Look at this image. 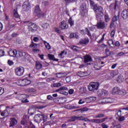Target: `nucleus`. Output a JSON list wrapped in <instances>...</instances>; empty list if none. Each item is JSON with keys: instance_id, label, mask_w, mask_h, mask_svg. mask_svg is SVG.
Returning a JSON list of instances; mask_svg holds the SVG:
<instances>
[{"instance_id": "f257e3e1", "label": "nucleus", "mask_w": 128, "mask_h": 128, "mask_svg": "<svg viewBox=\"0 0 128 128\" xmlns=\"http://www.w3.org/2000/svg\"><path fill=\"white\" fill-rule=\"evenodd\" d=\"M90 2L91 8H93L94 10L96 12L97 20H100L102 18V16L104 14H102V6H100L98 4H95L94 2L92 1V0H90Z\"/></svg>"}, {"instance_id": "f03ea898", "label": "nucleus", "mask_w": 128, "mask_h": 128, "mask_svg": "<svg viewBox=\"0 0 128 128\" xmlns=\"http://www.w3.org/2000/svg\"><path fill=\"white\" fill-rule=\"evenodd\" d=\"M100 86V83L98 82H90L88 86V90L90 92H96L98 90Z\"/></svg>"}, {"instance_id": "7ed1b4c3", "label": "nucleus", "mask_w": 128, "mask_h": 128, "mask_svg": "<svg viewBox=\"0 0 128 128\" xmlns=\"http://www.w3.org/2000/svg\"><path fill=\"white\" fill-rule=\"evenodd\" d=\"M31 83H32V81H30V80H28L27 78L20 79L16 82V84L18 86H28V84H30Z\"/></svg>"}, {"instance_id": "20e7f679", "label": "nucleus", "mask_w": 128, "mask_h": 128, "mask_svg": "<svg viewBox=\"0 0 128 128\" xmlns=\"http://www.w3.org/2000/svg\"><path fill=\"white\" fill-rule=\"evenodd\" d=\"M36 122H42V120H46V116L43 114H37L34 117Z\"/></svg>"}, {"instance_id": "39448f33", "label": "nucleus", "mask_w": 128, "mask_h": 128, "mask_svg": "<svg viewBox=\"0 0 128 128\" xmlns=\"http://www.w3.org/2000/svg\"><path fill=\"white\" fill-rule=\"evenodd\" d=\"M24 73V68L19 66L15 69V74L18 76H22Z\"/></svg>"}, {"instance_id": "423d86ee", "label": "nucleus", "mask_w": 128, "mask_h": 128, "mask_svg": "<svg viewBox=\"0 0 128 128\" xmlns=\"http://www.w3.org/2000/svg\"><path fill=\"white\" fill-rule=\"evenodd\" d=\"M80 14L82 16L88 14V10H86V4H83L80 6Z\"/></svg>"}, {"instance_id": "0eeeda50", "label": "nucleus", "mask_w": 128, "mask_h": 128, "mask_svg": "<svg viewBox=\"0 0 128 128\" xmlns=\"http://www.w3.org/2000/svg\"><path fill=\"white\" fill-rule=\"evenodd\" d=\"M28 30L32 32H35L36 30H38V26L36 24L32 22H30L28 25Z\"/></svg>"}, {"instance_id": "6e6552de", "label": "nucleus", "mask_w": 128, "mask_h": 128, "mask_svg": "<svg viewBox=\"0 0 128 128\" xmlns=\"http://www.w3.org/2000/svg\"><path fill=\"white\" fill-rule=\"evenodd\" d=\"M28 95L21 94L19 95L18 98L22 102H28Z\"/></svg>"}, {"instance_id": "1a4fd4ad", "label": "nucleus", "mask_w": 128, "mask_h": 128, "mask_svg": "<svg viewBox=\"0 0 128 128\" xmlns=\"http://www.w3.org/2000/svg\"><path fill=\"white\" fill-rule=\"evenodd\" d=\"M38 46H40V44H34L32 42V43L30 45V48H32V50L34 52H40V50L38 49Z\"/></svg>"}, {"instance_id": "9d476101", "label": "nucleus", "mask_w": 128, "mask_h": 128, "mask_svg": "<svg viewBox=\"0 0 128 128\" xmlns=\"http://www.w3.org/2000/svg\"><path fill=\"white\" fill-rule=\"evenodd\" d=\"M98 96L104 98V96H108V91L102 89L100 92L98 93Z\"/></svg>"}, {"instance_id": "9b49d317", "label": "nucleus", "mask_w": 128, "mask_h": 128, "mask_svg": "<svg viewBox=\"0 0 128 128\" xmlns=\"http://www.w3.org/2000/svg\"><path fill=\"white\" fill-rule=\"evenodd\" d=\"M22 8L24 12H28L30 10V4L28 2H24L23 6Z\"/></svg>"}, {"instance_id": "f8f14e48", "label": "nucleus", "mask_w": 128, "mask_h": 128, "mask_svg": "<svg viewBox=\"0 0 128 128\" xmlns=\"http://www.w3.org/2000/svg\"><path fill=\"white\" fill-rule=\"evenodd\" d=\"M87 104L90 103V102H96V97L95 96H89L88 98H84Z\"/></svg>"}, {"instance_id": "ddd939ff", "label": "nucleus", "mask_w": 128, "mask_h": 128, "mask_svg": "<svg viewBox=\"0 0 128 128\" xmlns=\"http://www.w3.org/2000/svg\"><path fill=\"white\" fill-rule=\"evenodd\" d=\"M106 120H108V118H104L102 119H92L90 120V122H95V124H100L102 122H106Z\"/></svg>"}, {"instance_id": "4468645a", "label": "nucleus", "mask_w": 128, "mask_h": 128, "mask_svg": "<svg viewBox=\"0 0 128 128\" xmlns=\"http://www.w3.org/2000/svg\"><path fill=\"white\" fill-rule=\"evenodd\" d=\"M84 62H85V64H86L87 62H92V56L89 54L84 56Z\"/></svg>"}, {"instance_id": "2eb2a0df", "label": "nucleus", "mask_w": 128, "mask_h": 128, "mask_svg": "<svg viewBox=\"0 0 128 128\" xmlns=\"http://www.w3.org/2000/svg\"><path fill=\"white\" fill-rule=\"evenodd\" d=\"M121 16L124 20H128V10H124Z\"/></svg>"}, {"instance_id": "dca6fc26", "label": "nucleus", "mask_w": 128, "mask_h": 128, "mask_svg": "<svg viewBox=\"0 0 128 128\" xmlns=\"http://www.w3.org/2000/svg\"><path fill=\"white\" fill-rule=\"evenodd\" d=\"M120 92V89L118 86L114 87V88L112 90V94H118Z\"/></svg>"}, {"instance_id": "f3484780", "label": "nucleus", "mask_w": 128, "mask_h": 128, "mask_svg": "<svg viewBox=\"0 0 128 128\" xmlns=\"http://www.w3.org/2000/svg\"><path fill=\"white\" fill-rule=\"evenodd\" d=\"M8 54L10 56H13V58L16 57V50H10L8 52Z\"/></svg>"}, {"instance_id": "a211bd4d", "label": "nucleus", "mask_w": 128, "mask_h": 128, "mask_svg": "<svg viewBox=\"0 0 128 128\" xmlns=\"http://www.w3.org/2000/svg\"><path fill=\"white\" fill-rule=\"evenodd\" d=\"M60 28L62 30H66V28H68V26H66V22L64 20H63L62 22H60Z\"/></svg>"}, {"instance_id": "6ab92c4d", "label": "nucleus", "mask_w": 128, "mask_h": 128, "mask_svg": "<svg viewBox=\"0 0 128 128\" xmlns=\"http://www.w3.org/2000/svg\"><path fill=\"white\" fill-rule=\"evenodd\" d=\"M10 126H16V124H18V121L16 120V119L15 118H10Z\"/></svg>"}, {"instance_id": "aec40b11", "label": "nucleus", "mask_w": 128, "mask_h": 128, "mask_svg": "<svg viewBox=\"0 0 128 128\" xmlns=\"http://www.w3.org/2000/svg\"><path fill=\"white\" fill-rule=\"evenodd\" d=\"M82 118L80 116H73L68 120V122H75V120H80Z\"/></svg>"}, {"instance_id": "412c9836", "label": "nucleus", "mask_w": 128, "mask_h": 128, "mask_svg": "<svg viewBox=\"0 0 128 128\" xmlns=\"http://www.w3.org/2000/svg\"><path fill=\"white\" fill-rule=\"evenodd\" d=\"M90 42V39L86 38L80 41V44H88Z\"/></svg>"}, {"instance_id": "4be33fe9", "label": "nucleus", "mask_w": 128, "mask_h": 128, "mask_svg": "<svg viewBox=\"0 0 128 128\" xmlns=\"http://www.w3.org/2000/svg\"><path fill=\"white\" fill-rule=\"evenodd\" d=\"M8 116V110H4L2 112L0 111V118H2L1 116Z\"/></svg>"}, {"instance_id": "5701e85b", "label": "nucleus", "mask_w": 128, "mask_h": 128, "mask_svg": "<svg viewBox=\"0 0 128 128\" xmlns=\"http://www.w3.org/2000/svg\"><path fill=\"white\" fill-rule=\"evenodd\" d=\"M48 58L51 60H54V62H58V59H56L54 58V55L51 54H48Z\"/></svg>"}, {"instance_id": "b1692460", "label": "nucleus", "mask_w": 128, "mask_h": 128, "mask_svg": "<svg viewBox=\"0 0 128 128\" xmlns=\"http://www.w3.org/2000/svg\"><path fill=\"white\" fill-rule=\"evenodd\" d=\"M26 54V53L22 52V51H16V58H22V56H24Z\"/></svg>"}, {"instance_id": "393cba45", "label": "nucleus", "mask_w": 128, "mask_h": 128, "mask_svg": "<svg viewBox=\"0 0 128 128\" xmlns=\"http://www.w3.org/2000/svg\"><path fill=\"white\" fill-rule=\"evenodd\" d=\"M106 26V25L104 24V22H98L97 24V27L98 28H104V27Z\"/></svg>"}, {"instance_id": "a878e982", "label": "nucleus", "mask_w": 128, "mask_h": 128, "mask_svg": "<svg viewBox=\"0 0 128 128\" xmlns=\"http://www.w3.org/2000/svg\"><path fill=\"white\" fill-rule=\"evenodd\" d=\"M77 75L78 76H80V77L87 76H88V73L86 72H78Z\"/></svg>"}, {"instance_id": "bb28decb", "label": "nucleus", "mask_w": 128, "mask_h": 128, "mask_svg": "<svg viewBox=\"0 0 128 128\" xmlns=\"http://www.w3.org/2000/svg\"><path fill=\"white\" fill-rule=\"evenodd\" d=\"M88 108L84 107L79 110H76L75 112H82H82H88Z\"/></svg>"}, {"instance_id": "cd10ccee", "label": "nucleus", "mask_w": 128, "mask_h": 128, "mask_svg": "<svg viewBox=\"0 0 128 128\" xmlns=\"http://www.w3.org/2000/svg\"><path fill=\"white\" fill-rule=\"evenodd\" d=\"M124 77L122 76H119L116 78V82L119 83H122V82H124Z\"/></svg>"}, {"instance_id": "c85d7f7f", "label": "nucleus", "mask_w": 128, "mask_h": 128, "mask_svg": "<svg viewBox=\"0 0 128 128\" xmlns=\"http://www.w3.org/2000/svg\"><path fill=\"white\" fill-rule=\"evenodd\" d=\"M66 52L63 50L60 52V53L58 54V56L60 58H64V56L66 55Z\"/></svg>"}, {"instance_id": "c756f323", "label": "nucleus", "mask_w": 128, "mask_h": 128, "mask_svg": "<svg viewBox=\"0 0 128 128\" xmlns=\"http://www.w3.org/2000/svg\"><path fill=\"white\" fill-rule=\"evenodd\" d=\"M43 122L45 126H53V124H55L54 121H49L48 122L44 121Z\"/></svg>"}, {"instance_id": "7c9ffc66", "label": "nucleus", "mask_w": 128, "mask_h": 128, "mask_svg": "<svg viewBox=\"0 0 128 128\" xmlns=\"http://www.w3.org/2000/svg\"><path fill=\"white\" fill-rule=\"evenodd\" d=\"M36 70H40V68H42V65L40 62H36Z\"/></svg>"}, {"instance_id": "2f4dec72", "label": "nucleus", "mask_w": 128, "mask_h": 128, "mask_svg": "<svg viewBox=\"0 0 128 128\" xmlns=\"http://www.w3.org/2000/svg\"><path fill=\"white\" fill-rule=\"evenodd\" d=\"M104 114H99L97 115H95L93 116L94 118H104Z\"/></svg>"}, {"instance_id": "473e14b6", "label": "nucleus", "mask_w": 128, "mask_h": 128, "mask_svg": "<svg viewBox=\"0 0 128 128\" xmlns=\"http://www.w3.org/2000/svg\"><path fill=\"white\" fill-rule=\"evenodd\" d=\"M68 22L69 24H70V26H72L74 24V20H72V17H70V18H69Z\"/></svg>"}, {"instance_id": "72a5a7b5", "label": "nucleus", "mask_w": 128, "mask_h": 128, "mask_svg": "<svg viewBox=\"0 0 128 128\" xmlns=\"http://www.w3.org/2000/svg\"><path fill=\"white\" fill-rule=\"evenodd\" d=\"M40 12V6H36L35 7V10L34 12V14L36 15V14H38V12Z\"/></svg>"}, {"instance_id": "f704fd0d", "label": "nucleus", "mask_w": 128, "mask_h": 128, "mask_svg": "<svg viewBox=\"0 0 128 128\" xmlns=\"http://www.w3.org/2000/svg\"><path fill=\"white\" fill-rule=\"evenodd\" d=\"M68 89L66 87L62 86L60 88L56 90V92H60V90H68Z\"/></svg>"}, {"instance_id": "c9c22d12", "label": "nucleus", "mask_w": 128, "mask_h": 128, "mask_svg": "<svg viewBox=\"0 0 128 128\" xmlns=\"http://www.w3.org/2000/svg\"><path fill=\"white\" fill-rule=\"evenodd\" d=\"M44 44H45V46L47 50H50L51 47L50 45V44H48L46 41V40H43Z\"/></svg>"}, {"instance_id": "e433bc0d", "label": "nucleus", "mask_w": 128, "mask_h": 128, "mask_svg": "<svg viewBox=\"0 0 128 128\" xmlns=\"http://www.w3.org/2000/svg\"><path fill=\"white\" fill-rule=\"evenodd\" d=\"M114 100L112 99L111 98H105V102L106 104H110L113 102Z\"/></svg>"}, {"instance_id": "4c0bfd02", "label": "nucleus", "mask_w": 128, "mask_h": 128, "mask_svg": "<svg viewBox=\"0 0 128 128\" xmlns=\"http://www.w3.org/2000/svg\"><path fill=\"white\" fill-rule=\"evenodd\" d=\"M35 16H38V18H44V14L40 12L36 14H35Z\"/></svg>"}, {"instance_id": "58836bf2", "label": "nucleus", "mask_w": 128, "mask_h": 128, "mask_svg": "<svg viewBox=\"0 0 128 128\" xmlns=\"http://www.w3.org/2000/svg\"><path fill=\"white\" fill-rule=\"evenodd\" d=\"M14 16L16 18H20V15H18V11L16 9L14 10Z\"/></svg>"}, {"instance_id": "ea45409f", "label": "nucleus", "mask_w": 128, "mask_h": 128, "mask_svg": "<svg viewBox=\"0 0 128 128\" xmlns=\"http://www.w3.org/2000/svg\"><path fill=\"white\" fill-rule=\"evenodd\" d=\"M108 44L110 46H111V48H114V41L112 40H110L108 41Z\"/></svg>"}, {"instance_id": "a19ab883", "label": "nucleus", "mask_w": 128, "mask_h": 128, "mask_svg": "<svg viewBox=\"0 0 128 128\" xmlns=\"http://www.w3.org/2000/svg\"><path fill=\"white\" fill-rule=\"evenodd\" d=\"M57 78H64V76H66V74L64 73H58L56 74Z\"/></svg>"}, {"instance_id": "79ce46f5", "label": "nucleus", "mask_w": 128, "mask_h": 128, "mask_svg": "<svg viewBox=\"0 0 128 128\" xmlns=\"http://www.w3.org/2000/svg\"><path fill=\"white\" fill-rule=\"evenodd\" d=\"M86 100H84V98H80L79 99V101L78 102V104H84L86 102Z\"/></svg>"}, {"instance_id": "37998d69", "label": "nucleus", "mask_w": 128, "mask_h": 128, "mask_svg": "<svg viewBox=\"0 0 128 128\" xmlns=\"http://www.w3.org/2000/svg\"><path fill=\"white\" fill-rule=\"evenodd\" d=\"M113 5L114 10H118V1H116L115 3L113 4Z\"/></svg>"}, {"instance_id": "c03bdc74", "label": "nucleus", "mask_w": 128, "mask_h": 128, "mask_svg": "<svg viewBox=\"0 0 128 128\" xmlns=\"http://www.w3.org/2000/svg\"><path fill=\"white\" fill-rule=\"evenodd\" d=\"M52 86L54 88H60V86H62V84L60 82L54 83Z\"/></svg>"}, {"instance_id": "a18cd8bd", "label": "nucleus", "mask_w": 128, "mask_h": 128, "mask_svg": "<svg viewBox=\"0 0 128 128\" xmlns=\"http://www.w3.org/2000/svg\"><path fill=\"white\" fill-rule=\"evenodd\" d=\"M70 38H78V36L76 35V33H72L70 34Z\"/></svg>"}, {"instance_id": "49530a36", "label": "nucleus", "mask_w": 128, "mask_h": 128, "mask_svg": "<svg viewBox=\"0 0 128 128\" xmlns=\"http://www.w3.org/2000/svg\"><path fill=\"white\" fill-rule=\"evenodd\" d=\"M30 94H36V90L34 88H31L28 90Z\"/></svg>"}, {"instance_id": "de8ad7c7", "label": "nucleus", "mask_w": 128, "mask_h": 128, "mask_svg": "<svg viewBox=\"0 0 128 128\" xmlns=\"http://www.w3.org/2000/svg\"><path fill=\"white\" fill-rule=\"evenodd\" d=\"M98 104H106L105 98L100 100L98 102Z\"/></svg>"}, {"instance_id": "09e8293b", "label": "nucleus", "mask_w": 128, "mask_h": 128, "mask_svg": "<svg viewBox=\"0 0 128 128\" xmlns=\"http://www.w3.org/2000/svg\"><path fill=\"white\" fill-rule=\"evenodd\" d=\"M104 18H105V20L106 22H110V17L108 16V14H106L104 16Z\"/></svg>"}, {"instance_id": "8fccbe9b", "label": "nucleus", "mask_w": 128, "mask_h": 128, "mask_svg": "<svg viewBox=\"0 0 128 128\" xmlns=\"http://www.w3.org/2000/svg\"><path fill=\"white\" fill-rule=\"evenodd\" d=\"M42 28H44V30H46V28H48V24H42Z\"/></svg>"}, {"instance_id": "3c124183", "label": "nucleus", "mask_w": 128, "mask_h": 128, "mask_svg": "<svg viewBox=\"0 0 128 128\" xmlns=\"http://www.w3.org/2000/svg\"><path fill=\"white\" fill-rule=\"evenodd\" d=\"M116 114L118 117L120 116H122V110H116Z\"/></svg>"}, {"instance_id": "603ef678", "label": "nucleus", "mask_w": 128, "mask_h": 128, "mask_svg": "<svg viewBox=\"0 0 128 128\" xmlns=\"http://www.w3.org/2000/svg\"><path fill=\"white\" fill-rule=\"evenodd\" d=\"M28 112V114H30L32 116L34 114V109L32 108L29 109Z\"/></svg>"}, {"instance_id": "864d4df0", "label": "nucleus", "mask_w": 128, "mask_h": 128, "mask_svg": "<svg viewBox=\"0 0 128 128\" xmlns=\"http://www.w3.org/2000/svg\"><path fill=\"white\" fill-rule=\"evenodd\" d=\"M65 2H66V4H70V2H74L76 0H64Z\"/></svg>"}, {"instance_id": "5fc2aeb1", "label": "nucleus", "mask_w": 128, "mask_h": 128, "mask_svg": "<svg viewBox=\"0 0 128 128\" xmlns=\"http://www.w3.org/2000/svg\"><path fill=\"white\" fill-rule=\"evenodd\" d=\"M114 34H116V30H113L110 33L111 38H114Z\"/></svg>"}, {"instance_id": "6e6d98bb", "label": "nucleus", "mask_w": 128, "mask_h": 128, "mask_svg": "<svg viewBox=\"0 0 128 128\" xmlns=\"http://www.w3.org/2000/svg\"><path fill=\"white\" fill-rule=\"evenodd\" d=\"M126 118H124V116H120L118 118L119 122H124V120Z\"/></svg>"}, {"instance_id": "4d7b16f0", "label": "nucleus", "mask_w": 128, "mask_h": 128, "mask_svg": "<svg viewBox=\"0 0 128 128\" xmlns=\"http://www.w3.org/2000/svg\"><path fill=\"white\" fill-rule=\"evenodd\" d=\"M4 92V89L0 87V96H2Z\"/></svg>"}, {"instance_id": "13d9d810", "label": "nucleus", "mask_w": 128, "mask_h": 128, "mask_svg": "<svg viewBox=\"0 0 128 128\" xmlns=\"http://www.w3.org/2000/svg\"><path fill=\"white\" fill-rule=\"evenodd\" d=\"M86 32H87L88 36H92V34H90V30H88V29L86 28Z\"/></svg>"}, {"instance_id": "bf43d9fd", "label": "nucleus", "mask_w": 128, "mask_h": 128, "mask_svg": "<svg viewBox=\"0 0 128 128\" xmlns=\"http://www.w3.org/2000/svg\"><path fill=\"white\" fill-rule=\"evenodd\" d=\"M104 34L102 35V36L100 40L98 42V44H100L102 42H104Z\"/></svg>"}, {"instance_id": "052dcab7", "label": "nucleus", "mask_w": 128, "mask_h": 128, "mask_svg": "<svg viewBox=\"0 0 128 128\" xmlns=\"http://www.w3.org/2000/svg\"><path fill=\"white\" fill-rule=\"evenodd\" d=\"M80 120H83L84 122H91L90 120H88V118H84L81 119Z\"/></svg>"}, {"instance_id": "680f3d73", "label": "nucleus", "mask_w": 128, "mask_h": 128, "mask_svg": "<svg viewBox=\"0 0 128 128\" xmlns=\"http://www.w3.org/2000/svg\"><path fill=\"white\" fill-rule=\"evenodd\" d=\"M8 64H9V66H12V64H14V62L10 60H8Z\"/></svg>"}, {"instance_id": "e2e57ef3", "label": "nucleus", "mask_w": 128, "mask_h": 128, "mask_svg": "<svg viewBox=\"0 0 128 128\" xmlns=\"http://www.w3.org/2000/svg\"><path fill=\"white\" fill-rule=\"evenodd\" d=\"M4 56V51L0 50V56Z\"/></svg>"}, {"instance_id": "0e129e2a", "label": "nucleus", "mask_w": 128, "mask_h": 128, "mask_svg": "<svg viewBox=\"0 0 128 128\" xmlns=\"http://www.w3.org/2000/svg\"><path fill=\"white\" fill-rule=\"evenodd\" d=\"M33 40L35 42H38V40H40V39L38 37H34Z\"/></svg>"}, {"instance_id": "69168bd1", "label": "nucleus", "mask_w": 128, "mask_h": 128, "mask_svg": "<svg viewBox=\"0 0 128 128\" xmlns=\"http://www.w3.org/2000/svg\"><path fill=\"white\" fill-rule=\"evenodd\" d=\"M126 94V90H122L120 92V94H122V96H124V94Z\"/></svg>"}, {"instance_id": "338daca9", "label": "nucleus", "mask_w": 128, "mask_h": 128, "mask_svg": "<svg viewBox=\"0 0 128 128\" xmlns=\"http://www.w3.org/2000/svg\"><path fill=\"white\" fill-rule=\"evenodd\" d=\"M112 20L113 22H116V20H118L116 16H114L112 18Z\"/></svg>"}, {"instance_id": "774afa93", "label": "nucleus", "mask_w": 128, "mask_h": 128, "mask_svg": "<svg viewBox=\"0 0 128 128\" xmlns=\"http://www.w3.org/2000/svg\"><path fill=\"white\" fill-rule=\"evenodd\" d=\"M102 128H108V126L106 124H102Z\"/></svg>"}]
</instances>
